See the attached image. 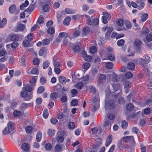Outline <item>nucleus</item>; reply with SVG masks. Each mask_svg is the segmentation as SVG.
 Here are the masks:
<instances>
[{
    "label": "nucleus",
    "mask_w": 152,
    "mask_h": 152,
    "mask_svg": "<svg viewBox=\"0 0 152 152\" xmlns=\"http://www.w3.org/2000/svg\"><path fill=\"white\" fill-rule=\"evenodd\" d=\"M33 90L31 86H26L24 88V90L21 92V96L23 97L25 101H29L32 98L33 94L31 92Z\"/></svg>",
    "instance_id": "nucleus-1"
},
{
    "label": "nucleus",
    "mask_w": 152,
    "mask_h": 152,
    "mask_svg": "<svg viewBox=\"0 0 152 152\" xmlns=\"http://www.w3.org/2000/svg\"><path fill=\"white\" fill-rule=\"evenodd\" d=\"M14 124L13 123L10 121L9 122L7 125V127L4 128L2 131L3 135H6L10 133H11V131L14 129Z\"/></svg>",
    "instance_id": "nucleus-2"
},
{
    "label": "nucleus",
    "mask_w": 152,
    "mask_h": 152,
    "mask_svg": "<svg viewBox=\"0 0 152 152\" xmlns=\"http://www.w3.org/2000/svg\"><path fill=\"white\" fill-rule=\"evenodd\" d=\"M114 102L113 100H110L108 101L105 100V108L106 110H112L115 108Z\"/></svg>",
    "instance_id": "nucleus-3"
},
{
    "label": "nucleus",
    "mask_w": 152,
    "mask_h": 152,
    "mask_svg": "<svg viewBox=\"0 0 152 152\" xmlns=\"http://www.w3.org/2000/svg\"><path fill=\"white\" fill-rule=\"evenodd\" d=\"M86 21L88 25L90 26L93 25L96 26L99 24V19L98 18H94L91 20L90 17H89L87 19Z\"/></svg>",
    "instance_id": "nucleus-4"
},
{
    "label": "nucleus",
    "mask_w": 152,
    "mask_h": 152,
    "mask_svg": "<svg viewBox=\"0 0 152 152\" xmlns=\"http://www.w3.org/2000/svg\"><path fill=\"white\" fill-rule=\"evenodd\" d=\"M141 41L139 39L135 40L134 43V47L136 51L140 52L141 50Z\"/></svg>",
    "instance_id": "nucleus-5"
},
{
    "label": "nucleus",
    "mask_w": 152,
    "mask_h": 152,
    "mask_svg": "<svg viewBox=\"0 0 152 152\" xmlns=\"http://www.w3.org/2000/svg\"><path fill=\"white\" fill-rule=\"evenodd\" d=\"M63 136L64 135L62 132H60L57 133L56 140L58 142L61 143L63 142L64 140Z\"/></svg>",
    "instance_id": "nucleus-6"
},
{
    "label": "nucleus",
    "mask_w": 152,
    "mask_h": 152,
    "mask_svg": "<svg viewBox=\"0 0 152 152\" xmlns=\"http://www.w3.org/2000/svg\"><path fill=\"white\" fill-rule=\"evenodd\" d=\"M72 49L74 53H78L80 50V47L77 44H73L72 45Z\"/></svg>",
    "instance_id": "nucleus-7"
},
{
    "label": "nucleus",
    "mask_w": 152,
    "mask_h": 152,
    "mask_svg": "<svg viewBox=\"0 0 152 152\" xmlns=\"http://www.w3.org/2000/svg\"><path fill=\"white\" fill-rule=\"evenodd\" d=\"M31 104L32 105L31 106H33V103L32 102L30 103H23L20 107V109L21 110H24L26 108L29 107Z\"/></svg>",
    "instance_id": "nucleus-8"
},
{
    "label": "nucleus",
    "mask_w": 152,
    "mask_h": 152,
    "mask_svg": "<svg viewBox=\"0 0 152 152\" xmlns=\"http://www.w3.org/2000/svg\"><path fill=\"white\" fill-rule=\"evenodd\" d=\"M98 77L99 78L98 81L100 84H102L104 80L106 79V76L104 74H100L98 76Z\"/></svg>",
    "instance_id": "nucleus-9"
},
{
    "label": "nucleus",
    "mask_w": 152,
    "mask_h": 152,
    "mask_svg": "<svg viewBox=\"0 0 152 152\" xmlns=\"http://www.w3.org/2000/svg\"><path fill=\"white\" fill-rule=\"evenodd\" d=\"M112 136L111 135H109L106 139L105 144L106 147H108L111 143L112 140Z\"/></svg>",
    "instance_id": "nucleus-10"
},
{
    "label": "nucleus",
    "mask_w": 152,
    "mask_h": 152,
    "mask_svg": "<svg viewBox=\"0 0 152 152\" xmlns=\"http://www.w3.org/2000/svg\"><path fill=\"white\" fill-rule=\"evenodd\" d=\"M122 139L125 142H128L129 141H134V137L132 136H127L122 138Z\"/></svg>",
    "instance_id": "nucleus-11"
},
{
    "label": "nucleus",
    "mask_w": 152,
    "mask_h": 152,
    "mask_svg": "<svg viewBox=\"0 0 152 152\" xmlns=\"http://www.w3.org/2000/svg\"><path fill=\"white\" fill-rule=\"evenodd\" d=\"M25 28V25L20 24L17 27V28L15 29V31L16 32H18V31H23Z\"/></svg>",
    "instance_id": "nucleus-12"
},
{
    "label": "nucleus",
    "mask_w": 152,
    "mask_h": 152,
    "mask_svg": "<svg viewBox=\"0 0 152 152\" xmlns=\"http://www.w3.org/2000/svg\"><path fill=\"white\" fill-rule=\"evenodd\" d=\"M16 9V6L15 4H12L9 7V11L10 13L13 14L15 13Z\"/></svg>",
    "instance_id": "nucleus-13"
},
{
    "label": "nucleus",
    "mask_w": 152,
    "mask_h": 152,
    "mask_svg": "<svg viewBox=\"0 0 152 152\" xmlns=\"http://www.w3.org/2000/svg\"><path fill=\"white\" fill-rule=\"evenodd\" d=\"M66 13L67 14H72L76 13V10H73L69 8H66L65 9Z\"/></svg>",
    "instance_id": "nucleus-14"
},
{
    "label": "nucleus",
    "mask_w": 152,
    "mask_h": 152,
    "mask_svg": "<svg viewBox=\"0 0 152 152\" xmlns=\"http://www.w3.org/2000/svg\"><path fill=\"white\" fill-rule=\"evenodd\" d=\"M29 4V2L28 0L25 1L24 3H22L20 6V9L22 10H24L25 8Z\"/></svg>",
    "instance_id": "nucleus-15"
},
{
    "label": "nucleus",
    "mask_w": 152,
    "mask_h": 152,
    "mask_svg": "<svg viewBox=\"0 0 152 152\" xmlns=\"http://www.w3.org/2000/svg\"><path fill=\"white\" fill-rule=\"evenodd\" d=\"M29 146L28 144L24 143L21 146V148L22 150L25 151H28L29 150Z\"/></svg>",
    "instance_id": "nucleus-16"
},
{
    "label": "nucleus",
    "mask_w": 152,
    "mask_h": 152,
    "mask_svg": "<svg viewBox=\"0 0 152 152\" xmlns=\"http://www.w3.org/2000/svg\"><path fill=\"white\" fill-rule=\"evenodd\" d=\"M104 126L110 129L111 126V123L109 120L106 119L104 121Z\"/></svg>",
    "instance_id": "nucleus-17"
},
{
    "label": "nucleus",
    "mask_w": 152,
    "mask_h": 152,
    "mask_svg": "<svg viewBox=\"0 0 152 152\" xmlns=\"http://www.w3.org/2000/svg\"><path fill=\"white\" fill-rule=\"evenodd\" d=\"M68 36V34L64 32H60L58 34V37L60 38H66Z\"/></svg>",
    "instance_id": "nucleus-18"
},
{
    "label": "nucleus",
    "mask_w": 152,
    "mask_h": 152,
    "mask_svg": "<svg viewBox=\"0 0 152 152\" xmlns=\"http://www.w3.org/2000/svg\"><path fill=\"white\" fill-rule=\"evenodd\" d=\"M71 20V18L69 17L65 18L64 20L63 24L66 26H68Z\"/></svg>",
    "instance_id": "nucleus-19"
},
{
    "label": "nucleus",
    "mask_w": 152,
    "mask_h": 152,
    "mask_svg": "<svg viewBox=\"0 0 152 152\" xmlns=\"http://www.w3.org/2000/svg\"><path fill=\"white\" fill-rule=\"evenodd\" d=\"M135 64L132 62H129L127 65V67L129 69L132 70L135 67Z\"/></svg>",
    "instance_id": "nucleus-20"
},
{
    "label": "nucleus",
    "mask_w": 152,
    "mask_h": 152,
    "mask_svg": "<svg viewBox=\"0 0 152 152\" xmlns=\"http://www.w3.org/2000/svg\"><path fill=\"white\" fill-rule=\"evenodd\" d=\"M58 80L60 83L62 84H64L66 82V79L63 76H61L59 77Z\"/></svg>",
    "instance_id": "nucleus-21"
},
{
    "label": "nucleus",
    "mask_w": 152,
    "mask_h": 152,
    "mask_svg": "<svg viewBox=\"0 0 152 152\" xmlns=\"http://www.w3.org/2000/svg\"><path fill=\"white\" fill-rule=\"evenodd\" d=\"M46 47H43L39 51V55L40 56H42L45 52Z\"/></svg>",
    "instance_id": "nucleus-22"
},
{
    "label": "nucleus",
    "mask_w": 152,
    "mask_h": 152,
    "mask_svg": "<svg viewBox=\"0 0 152 152\" xmlns=\"http://www.w3.org/2000/svg\"><path fill=\"white\" fill-rule=\"evenodd\" d=\"M34 8V4L30 5L25 10L26 12H30L33 11Z\"/></svg>",
    "instance_id": "nucleus-23"
},
{
    "label": "nucleus",
    "mask_w": 152,
    "mask_h": 152,
    "mask_svg": "<svg viewBox=\"0 0 152 152\" xmlns=\"http://www.w3.org/2000/svg\"><path fill=\"white\" fill-rule=\"evenodd\" d=\"M55 133V131L53 129H49L48 131V134L50 137L53 136Z\"/></svg>",
    "instance_id": "nucleus-24"
},
{
    "label": "nucleus",
    "mask_w": 152,
    "mask_h": 152,
    "mask_svg": "<svg viewBox=\"0 0 152 152\" xmlns=\"http://www.w3.org/2000/svg\"><path fill=\"white\" fill-rule=\"evenodd\" d=\"M42 134V133L40 132H38L36 136V140L38 142H40L41 140Z\"/></svg>",
    "instance_id": "nucleus-25"
},
{
    "label": "nucleus",
    "mask_w": 152,
    "mask_h": 152,
    "mask_svg": "<svg viewBox=\"0 0 152 152\" xmlns=\"http://www.w3.org/2000/svg\"><path fill=\"white\" fill-rule=\"evenodd\" d=\"M148 17V14L146 13H144L141 16L140 20L142 22H144L147 20Z\"/></svg>",
    "instance_id": "nucleus-26"
},
{
    "label": "nucleus",
    "mask_w": 152,
    "mask_h": 152,
    "mask_svg": "<svg viewBox=\"0 0 152 152\" xmlns=\"http://www.w3.org/2000/svg\"><path fill=\"white\" fill-rule=\"evenodd\" d=\"M84 86L83 83L81 82H79L77 83L76 85V88L80 90Z\"/></svg>",
    "instance_id": "nucleus-27"
},
{
    "label": "nucleus",
    "mask_w": 152,
    "mask_h": 152,
    "mask_svg": "<svg viewBox=\"0 0 152 152\" xmlns=\"http://www.w3.org/2000/svg\"><path fill=\"white\" fill-rule=\"evenodd\" d=\"M126 108L127 110L131 111L133 110L134 106L132 103H129L127 104Z\"/></svg>",
    "instance_id": "nucleus-28"
},
{
    "label": "nucleus",
    "mask_w": 152,
    "mask_h": 152,
    "mask_svg": "<svg viewBox=\"0 0 152 152\" xmlns=\"http://www.w3.org/2000/svg\"><path fill=\"white\" fill-rule=\"evenodd\" d=\"M7 19L6 18H3L0 23V28H2L5 26L7 23Z\"/></svg>",
    "instance_id": "nucleus-29"
},
{
    "label": "nucleus",
    "mask_w": 152,
    "mask_h": 152,
    "mask_svg": "<svg viewBox=\"0 0 152 152\" xmlns=\"http://www.w3.org/2000/svg\"><path fill=\"white\" fill-rule=\"evenodd\" d=\"M124 24L126 28L128 29H130L132 27V24L131 22L128 20H126Z\"/></svg>",
    "instance_id": "nucleus-30"
},
{
    "label": "nucleus",
    "mask_w": 152,
    "mask_h": 152,
    "mask_svg": "<svg viewBox=\"0 0 152 152\" xmlns=\"http://www.w3.org/2000/svg\"><path fill=\"white\" fill-rule=\"evenodd\" d=\"M42 9L43 12H48L50 9V7L48 4H44L42 7Z\"/></svg>",
    "instance_id": "nucleus-31"
},
{
    "label": "nucleus",
    "mask_w": 152,
    "mask_h": 152,
    "mask_svg": "<svg viewBox=\"0 0 152 152\" xmlns=\"http://www.w3.org/2000/svg\"><path fill=\"white\" fill-rule=\"evenodd\" d=\"M62 148L59 144H57L55 146V152H60L62 151Z\"/></svg>",
    "instance_id": "nucleus-32"
},
{
    "label": "nucleus",
    "mask_w": 152,
    "mask_h": 152,
    "mask_svg": "<svg viewBox=\"0 0 152 152\" xmlns=\"http://www.w3.org/2000/svg\"><path fill=\"white\" fill-rule=\"evenodd\" d=\"M10 39L12 41H17L19 40V37L17 35L14 34L11 36Z\"/></svg>",
    "instance_id": "nucleus-33"
},
{
    "label": "nucleus",
    "mask_w": 152,
    "mask_h": 152,
    "mask_svg": "<svg viewBox=\"0 0 152 152\" xmlns=\"http://www.w3.org/2000/svg\"><path fill=\"white\" fill-rule=\"evenodd\" d=\"M58 96V94L57 92H54L50 94V98L53 100H55Z\"/></svg>",
    "instance_id": "nucleus-34"
},
{
    "label": "nucleus",
    "mask_w": 152,
    "mask_h": 152,
    "mask_svg": "<svg viewBox=\"0 0 152 152\" xmlns=\"http://www.w3.org/2000/svg\"><path fill=\"white\" fill-rule=\"evenodd\" d=\"M128 124L127 122L126 121H123L121 122V126L122 129H126Z\"/></svg>",
    "instance_id": "nucleus-35"
},
{
    "label": "nucleus",
    "mask_w": 152,
    "mask_h": 152,
    "mask_svg": "<svg viewBox=\"0 0 152 152\" xmlns=\"http://www.w3.org/2000/svg\"><path fill=\"white\" fill-rule=\"evenodd\" d=\"M45 90V87L44 86H40L37 91V94H40L42 93Z\"/></svg>",
    "instance_id": "nucleus-36"
},
{
    "label": "nucleus",
    "mask_w": 152,
    "mask_h": 152,
    "mask_svg": "<svg viewBox=\"0 0 152 152\" xmlns=\"http://www.w3.org/2000/svg\"><path fill=\"white\" fill-rule=\"evenodd\" d=\"M145 39L148 42L152 41V33L151 32L147 35L145 37Z\"/></svg>",
    "instance_id": "nucleus-37"
},
{
    "label": "nucleus",
    "mask_w": 152,
    "mask_h": 152,
    "mask_svg": "<svg viewBox=\"0 0 152 152\" xmlns=\"http://www.w3.org/2000/svg\"><path fill=\"white\" fill-rule=\"evenodd\" d=\"M82 30L83 33L85 34H87L89 32L90 29L88 26H86L84 27L83 28Z\"/></svg>",
    "instance_id": "nucleus-38"
},
{
    "label": "nucleus",
    "mask_w": 152,
    "mask_h": 152,
    "mask_svg": "<svg viewBox=\"0 0 152 152\" xmlns=\"http://www.w3.org/2000/svg\"><path fill=\"white\" fill-rule=\"evenodd\" d=\"M44 147L46 150L49 151L52 149V145L51 144L48 143L45 144Z\"/></svg>",
    "instance_id": "nucleus-39"
},
{
    "label": "nucleus",
    "mask_w": 152,
    "mask_h": 152,
    "mask_svg": "<svg viewBox=\"0 0 152 152\" xmlns=\"http://www.w3.org/2000/svg\"><path fill=\"white\" fill-rule=\"evenodd\" d=\"M26 57L25 56H23L22 57L21 59L20 63L21 64L22 66H25L26 64Z\"/></svg>",
    "instance_id": "nucleus-40"
},
{
    "label": "nucleus",
    "mask_w": 152,
    "mask_h": 152,
    "mask_svg": "<svg viewBox=\"0 0 152 152\" xmlns=\"http://www.w3.org/2000/svg\"><path fill=\"white\" fill-rule=\"evenodd\" d=\"M91 66L90 64L88 62L85 63L83 65V69L85 70H87L90 68Z\"/></svg>",
    "instance_id": "nucleus-41"
},
{
    "label": "nucleus",
    "mask_w": 152,
    "mask_h": 152,
    "mask_svg": "<svg viewBox=\"0 0 152 152\" xmlns=\"http://www.w3.org/2000/svg\"><path fill=\"white\" fill-rule=\"evenodd\" d=\"M113 79L114 82H118L120 80L119 76L117 74L114 73L113 74Z\"/></svg>",
    "instance_id": "nucleus-42"
},
{
    "label": "nucleus",
    "mask_w": 152,
    "mask_h": 152,
    "mask_svg": "<svg viewBox=\"0 0 152 152\" xmlns=\"http://www.w3.org/2000/svg\"><path fill=\"white\" fill-rule=\"evenodd\" d=\"M50 64V63L48 61H45L42 64L43 68L45 69L48 67Z\"/></svg>",
    "instance_id": "nucleus-43"
},
{
    "label": "nucleus",
    "mask_w": 152,
    "mask_h": 152,
    "mask_svg": "<svg viewBox=\"0 0 152 152\" xmlns=\"http://www.w3.org/2000/svg\"><path fill=\"white\" fill-rule=\"evenodd\" d=\"M97 48L94 46H91L89 50L90 52L92 53H95L97 51Z\"/></svg>",
    "instance_id": "nucleus-44"
},
{
    "label": "nucleus",
    "mask_w": 152,
    "mask_h": 152,
    "mask_svg": "<svg viewBox=\"0 0 152 152\" xmlns=\"http://www.w3.org/2000/svg\"><path fill=\"white\" fill-rule=\"evenodd\" d=\"M113 66V64L111 62H108L106 63V67L109 69H112Z\"/></svg>",
    "instance_id": "nucleus-45"
},
{
    "label": "nucleus",
    "mask_w": 152,
    "mask_h": 152,
    "mask_svg": "<svg viewBox=\"0 0 152 152\" xmlns=\"http://www.w3.org/2000/svg\"><path fill=\"white\" fill-rule=\"evenodd\" d=\"M102 14L104 15L103 17H104L105 18H107L108 19L110 18L111 15L109 13L107 12H103Z\"/></svg>",
    "instance_id": "nucleus-46"
},
{
    "label": "nucleus",
    "mask_w": 152,
    "mask_h": 152,
    "mask_svg": "<svg viewBox=\"0 0 152 152\" xmlns=\"http://www.w3.org/2000/svg\"><path fill=\"white\" fill-rule=\"evenodd\" d=\"M107 118L110 120H113L115 118V116L113 113H109L107 115Z\"/></svg>",
    "instance_id": "nucleus-47"
},
{
    "label": "nucleus",
    "mask_w": 152,
    "mask_h": 152,
    "mask_svg": "<svg viewBox=\"0 0 152 152\" xmlns=\"http://www.w3.org/2000/svg\"><path fill=\"white\" fill-rule=\"evenodd\" d=\"M105 42V39L103 38H100L98 40V43L99 45L101 46L103 44H104Z\"/></svg>",
    "instance_id": "nucleus-48"
},
{
    "label": "nucleus",
    "mask_w": 152,
    "mask_h": 152,
    "mask_svg": "<svg viewBox=\"0 0 152 152\" xmlns=\"http://www.w3.org/2000/svg\"><path fill=\"white\" fill-rule=\"evenodd\" d=\"M124 44V41L123 39H121L118 41L117 42V45L118 46H122Z\"/></svg>",
    "instance_id": "nucleus-49"
},
{
    "label": "nucleus",
    "mask_w": 152,
    "mask_h": 152,
    "mask_svg": "<svg viewBox=\"0 0 152 152\" xmlns=\"http://www.w3.org/2000/svg\"><path fill=\"white\" fill-rule=\"evenodd\" d=\"M25 130L27 133H30L32 131V128L31 126H28L25 128Z\"/></svg>",
    "instance_id": "nucleus-50"
},
{
    "label": "nucleus",
    "mask_w": 152,
    "mask_h": 152,
    "mask_svg": "<svg viewBox=\"0 0 152 152\" xmlns=\"http://www.w3.org/2000/svg\"><path fill=\"white\" fill-rule=\"evenodd\" d=\"M42 45H49L50 43V41L48 39H45L42 41Z\"/></svg>",
    "instance_id": "nucleus-51"
},
{
    "label": "nucleus",
    "mask_w": 152,
    "mask_h": 152,
    "mask_svg": "<svg viewBox=\"0 0 152 152\" xmlns=\"http://www.w3.org/2000/svg\"><path fill=\"white\" fill-rule=\"evenodd\" d=\"M125 77L126 78H129L132 77L133 76V74L130 72H127L125 74Z\"/></svg>",
    "instance_id": "nucleus-52"
},
{
    "label": "nucleus",
    "mask_w": 152,
    "mask_h": 152,
    "mask_svg": "<svg viewBox=\"0 0 152 152\" xmlns=\"http://www.w3.org/2000/svg\"><path fill=\"white\" fill-rule=\"evenodd\" d=\"M43 117L45 119L48 118V113L47 109H45L43 113Z\"/></svg>",
    "instance_id": "nucleus-53"
},
{
    "label": "nucleus",
    "mask_w": 152,
    "mask_h": 152,
    "mask_svg": "<svg viewBox=\"0 0 152 152\" xmlns=\"http://www.w3.org/2000/svg\"><path fill=\"white\" fill-rule=\"evenodd\" d=\"M31 73L33 75H36L38 73V69L36 68H33L31 71Z\"/></svg>",
    "instance_id": "nucleus-54"
},
{
    "label": "nucleus",
    "mask_w": 152,
    "mask_h": 152,
    "mask_svg": "<svg viewBox=\"0 0 152 152\" xmlns=\"http://www.w3.org/2000/svg\"><path fill=\"white\" fill-rule=\"evenodd\" d=\"M149 31L150 30L148 28H145L142 31L141 34L142 35H145L148 34L149 32Z\"/></svg>",
    "instance_id": "nucleus-55"
},
{
    "label": "nucleus",
    "mask_w": 152,
    "mask_h": 152,
    "mask_svg": "<svg viewBox=\"0 0 152 152\" xmlns=\"http://www.w3.org/2000/svg\"><path fill=\"white\" fill-rule=\"evenodd\" d=\"M68 126L70 129H72L75 127L74 123L72 122H70L68 123Z\"/></svg>",
    "instance_id": "nucleus-56"
},
{
    "label": "nucleus",
    "mask_w": 152,
    "mask_h": 152,
    "mask_svg": "<svg viewBox=\"0 0 152 152\" xmlns=\"http://www.w3.org/2000/svg\"><path fill=\"white\" fill-rule=\"evenodd\" d=\"M23 44L24 47H27L30 45V43L28 40L26 39L23 41Z\"/></svg>",
    "instance_id": "nucleus-57"
},
{
    "label": "nucleus",
    "mask_w": 152,
    "mask_h": 152,
    "mask_svg": "<svg viewBox=\"0 0 152 152\" xmlns=\"http://www.w3.org/2000/svg\"><path fill=\"white\" fill-rule=\"evenodd\" d=\"M117 25L120 26H122L124 25V20L122 19H120L117 20Z\"/></svg>",
    "instance_id": "nucleus-58"
},
{
    "label": "nucleus",
    "mask_w": 152,
    "mask_h": 152,
    "mask_svg": "<svg viewBox=\"0 0 152 152\" xmlns=\"http://www.w3.org/2000/svg\"><path fill=\"white\" fill-rule=\"evenodd\" d=\"M48 33L50 34H53L55 32V30L53 28H48L47 30Z\"/></svg>",
    "instance_id": "nucleus-59"
},
{
    "label": "nucleus",
    "mask_w": 152,
    "mask_h": 152,
    "mask_svg": "<svg viewBox=\"0 0 152 152\" xmlns=\"http://www.w3.org/2000/svg\"><path fill=\"white\" fill-rule=\"evenodd\" d=\"M125 99L123 97H120L118 99V102L119 104H123L125 103Z\"/></svg>",
    "instance_id": "nucleus-60"
},
{
    "label": "nucleus",
    "mask_w": 152,
    "mask_h": 152,
    "mask_svg": "<svg viewBox=\"0 0 152 152\" xmlns=\"http://www.w3.org/2000/svg\"><path fill=\"white\" fill-rule=\"evenodd\" d=\"M107 58L108 59L111 61H113L115 59L114 56L112 54H110L107 56Z\"/></svg>",
    "instance_id": "nucleus-61"
},
{
    "label": "nucleus",
    "mask_w": 152,
    "mask_h": 152,
    "mask_svg": "<svg viewBox=\"0 0 152 152\" xmlns=\"http://www.w3.org/2000/svg\"><path fill=\"white\" fill-rule=\"evenodd\" d=\"M18 46V43L16 42H14L11 44V46L12 48L15 49Z\"/></svg>",
    "instance_id": "nucleus-62"
},
{
    "label": "nucleus",
    "mask_w": 152,
    "mask_h": 152,
    "mask_svg": "<svg viewBox=\"0 0 152 152\" xmlns=\"http://www.w3.org/2000/svg\"><path fill=\"white\" fill-rule=\"evenodd\" d=\"M78 102L77 99L72 100L71 102V104L72 106H75L77 105Z\"/></svg>",
    "instance_id": "nucleus-63"
},
{
    "label": "nucleus",
    "mask_w": 152,
    "mask_h": 152,
    "mask_svg": "<svg viewBox=\"0 0 152 152\" xmlns=\"http://www.w3.org/2000/svg\"><path fill=\"white\" fill-rule=\"evenodd\" d=\"M14 115L16 117H18L21 115V112L20 111L15 110L14 112Z\"/></svg>",
    "instance_id": "nucleus-64"
}]
</instances>
